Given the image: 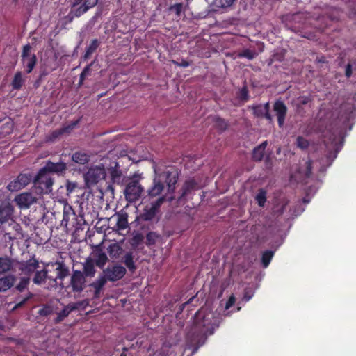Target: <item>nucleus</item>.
I'll return each instance as SVG.
<instances>
[{
  "instance_id": "3c124183",
  "label": "nucleus",
  "mask_w": 356,
  "mask_h": 356,
  "mask_svg": "<svg viewBox=\"0 0 356 356\" xmlns=\"http://www.w3.org/2000/svg\"><path fill=\"white\" fill-rule=\"evenodd\" d=\"M312 101V99L310 96H300L298 99V106H305Z\"/></svg>"
},
{
  "instance_id": "603ef678",
  "label": "nucleus",
  "mask_w": 356,
  "mask_h": 356,
  "mask_svg": "<svg viewBox=\"0 0 356 356\" xmlns=\"http://www.w3.org/2000/svg\"><path fill=\"white\" fill-rule=\"evenodd\" d=\"M173 63L179 67H187L190 65V63L188 60L182 59L180 62L173 60Z\"/></svg>"
},
{
  "instance_id": "f03ea898",
  "label": "nucleus",
  "mask_w": 356,
  "mask_h": 356,
  "mask_svg": "<svg viewBox=\"0 0 356 356\" xmlns=\"http://www.w3.org/2000/svg\"><path fill=\"white\" fill-rule=\"evenodd\" d=\"M67 170V164L65 162H52L47 161L45 165L42 168L35 176L33 184L36 191L40 193H48L51 192L54 179L50 173L58 175H63Z\"/></svg>"
},
{
  "instance_id": "9d476101",
  "label": "nucleus",
  "mask_w": 356,
  "mask_h": 356,
  "mask_svg": "<svg viewBox=\"0 0 356 356\" xmlns=\"http://www.w3.org/2000/svg\"><path fill=\"white\" fill-rule=\"evenodd\" d=\"M62 223L66 226L71 225L78 229L85 223V220L83 216H77L72 207H69L68 209L64 208Z\"/></svg>"
},
{
  "instance_id": "49530a36",
  "label": "nucleus",
  "mask_w": 356,
  "mask_h": 356,
  "mask_svg": "<svg viewBox=\"0 0 356 356\" xmlns=\"http://www.w3.org/2000/svg\"><path fill=\"white\" fill-rule=\"evenodd\" d=\"M92 65V63L86 65L83 68V71L80 74L79 86H81L83 83V81H84L86 77L90 74Z\"/></svg>"
},
{
  "instance_id": "dca6fc26",
  "label": "nucleus",
  "mask_w": 356,
  "mask_h": 356,
  "mask_svg": "<svg viewBox=\"0 0 356 356\" xmlns=\"http://www.w3.org/2000/svg\"><path fill=\"white\" fill-rule=\"evenodd\" d=\"M273 110L277 118L279 127L281 128L284 124L287 113V107L281 100H277L273 104Z\"/></svg>"
},
{
  "instance_id": "79ce46f5",
  "label": "nucleus",
  "mask_w": 356,
  "mask_h": 356,
  "mask_svg": "<svg viewBox=\"0 0 356 356\" xmlns=\"http://www.w3.org/2000/svg\"><path fill=\"white\" fill-rule=\"evenodd\" d=\"M238 98L243 102H245L249 99V92L246 85H244L238 91Z\"/></svg>"
},
{
  "instance_id": "473e14b6",
  "label": "nucleus",
  "mask_w": 356,
  "mask_h": 356,
  "mask_svg": "<svg viewBox=\"0 0 356 356\" xmlns=\"http://www.w3.org/2000/svg\"><path fill=\"white\" fill-rule=\"evenodd\" d=\"M24 82V79L22 78V72H17L13 77L11 82V86L14 90H19L22 87Z\"/></svg>"
},
{
  "instance_id": "393cba45",
  "label": "nucleus",
  "mask_w": 356,
  "mask_h": 356,
  "mask_svg": "<svg viewBox=\"0 0 356 356\" xmlns=\"http://www.w3.org/2000/svg\"><path fill=\"white\" fill-rule=\"evenodd\" d=\"M56 265L57 267L56 270L57 271V275L56 278H53L52 280L54 282H56L57 279L63 280L70 274L69 268L64 264V262H57Z\"/></svg>"
},
{
  "instance_id": "0eeeda50",
  "label": "nucleus",
  "mask_w": 356,
  "mask_h": 356,
  "mask_svg": "<svg viewBox=\"0 0 356 356\" xmlns=\"http://www.w3.org/2000/svg\"><path fill=\"white\" fill-rule=\"evenodd\" d=\"M106 175V170L103 165L92 167L84 176L86 184L88 187L95 186L99 181L105 179Z\"/></svg>"
},
{
  "instance_id": "e2e57ef3",
  "label": "nucleus",
  "mask_w": 356,
  "mask_h": 356,
  "mask_svg": "<svg viewBox=\"0 0 356 356\" xmlns=\"http://www.w3.org/2000/svg\"><path fill=\"white\" fill-rule=\"evenodd\" d=\"M252 298V295L248 294V293L246 291L244 295V299H245L246 301H248Z\"/></svg>"
},
{
  "instance_id": "864d4df0",
  "label": "nucleus",
  "mask_w": 356,
  "mask_h": 356,
  "mask_svg": "<svg viewBox=\"0 0 356 356\" xmlns=\"http://www.w3.org/2000/svg\"><path fill=\"white\" fill-rule=\"evenodd\" d=\"M353 74V67L350 63H348L345 69V75L347 78H350Z\"/></svg>"
},
{
  "instance_id": "4c0bfd02",
  "label": "nucleus",
  "mask_w": 356,
  "mask_h": 356,
  "mask_svg": "<svg viewBox=\"0 0 356 356\" xmlns=\"http://www.w3.org/2000/svg\"><path fill=\"white\" fill-rule=\"evenodd\" d=\"M30 284L29 277H23L20 278L19 282L16 285L15 289L19 292H23Z\"/></svg>"
},
{
  "instance_id": "bf43d9fd",
  "label": "nucleus",
  "mask_w": 356,
  "mask_h": 356,
  "mask_svg": "<svg viewBox=\"0 0 356 356\" xmlns=\"http://www.w3.org/2000/svg\"><path fill=\"white\" fill-rule=\"evenodd\" d=\"M312 172V162L309 161L307 163V173H311Z\"/></svg>"
},
{
  "instance_id": "c03bdc74",
  "label": "nucleus",
  "mask_w": 356,
  "mask_h": 356,
  "mask_svg": "<svg viewBox=\"0 0 356 356\" xmlns=\"http://www.w3.org/2000/svg\"><path fill=\"white\" fill-rule=\"evenodd\" d=\"M159 237V234H157L154 232H149L146 235V245H152L156 243L157 238Z\"/></svg>"
},
{
  "instance_id": "c756f323",
  "label": "nucleus",
  "mask_w": 356,
  "mask_h": 356,
  "mask_svg": "<svg viewBox=\"0 0 356 356\" xmlns=\"http://www.w3.org/2000/svg\"><path fill=\"white\" fill-rule=\"evenodd\" d=\"M13 261L8 257H0V274H4L13 269Z\"/></svg>"
},
{
  "instance_id": "6e6552de",
  "label": "nucleus",
  "mask_w": 356,
  "mask_h": 356,
  "mask_svg": "<svg viewBox=\"0 0 356 356\" xmlns=\"http://www.w3.org/2000/svg\"><path fill=\"white\" fill-rule=\"evenodd\" d=\"M126 268L120 265H108L105 269L103 270L102 275L105 277L107 281L116 282L126 275Z\"/></svg>"
},
{
  "instance_id": "052dcab7",
  "label": "nucleus",
  "mask_w": 356,
  "mask_h": 356,
  "mask_svg": "<svg viewBox=\"0 0 356 356\" xmlns=\"http://www.w3.org/2000/svg\"><path fill=\"white\" fill-rule=\"evenodd\" d=\"M263 106V108L264 110L267 112V111H270V103L268 102H266L264 105H262Z\"/></svg>"
},
{
  "instance_id": "c85d7f7f",
  "label": "nucleus",
  "mask_w": 356,
  "mask_h": 356,
  "mask_svg": "<svg viewBox=\"0 0 356 356\" xmlns=\"http://www.w3.org/2000/svg\"><path fill=\"white\" fill-rule=\"evenodd\" d=\"M107 252L112 259H118L123 252L122 248L118 243H111L107 248Z\"/></svg>"
},
{
  "instance_id": "0e129e2a",
  "label": "nucleus",
  "mask_w": 356,
  "mask_h": 356,
  "mask_svg": "<svg viewBox=\"0 0 356 356\" xmlns=\"http://www.w3.org/2000/svg\"><path fill=\"white\" fill-rule=\"evenodd\" d=\"M325 57L322 56L321 58H318V61L320 62V63H324L325 62Z\"/></svg>"
},
{
  "instance_id": "cd10ccee",
  "label": "nucleus",
  "mask_w": 356,
  "mask_h": 356,
  "mask_svg": "<svg viewBox=\"0 0 356 356\" xmlns=\"http://www.w3.org/2000/svg\"><path fill=\"white\" fill-rule=\"evenodd\" d=\"M211 120L215 128L220 132L225 131L229 127L228 122L225 119L222 118L218 115L212 116Z\"/></svg>"
},
{
  "instance_id": "4be33fe9",
  "label": "nucleus",
  "mask_w": 356,
  "mask_h": 356,
  "mask_svg": "<svg viewBox=\"0 0 356 356\" xmlns=\"http://www.w3.org/2000/svg\"><path fill=\"white\" fill-rule=\"evenodd\" d=\"M106 282L107 280L102 275H101L98 279L90 284V286L94 289V297L95 298H99L100 297L101 291Z\"/></svg>"
},
{
  "instance_id": "5fc2aeb1",
  "label": "nucleus",
  "mask_w": 356,
  "mask_h": 356,
  "mask_svg": "<svg viewBox=\"0 0 356 356\" xmlns=\"http://www.w3.org/2000/svg\"><path fill=\"white\" fill-rule=\"evenodd\" d=\"M235 301H236V298H235L234 296V295L230 296L227 302H226L225 308L226 309L230 308L235 303Z\"/></svg>"
},
{
  "instance_id": "72a5a7b5",
  "label": "nucleus",
  "mask_w": 356,
  "mask_h": 356,
  "mask_svg": "<svg viewBox=\"0 0 356 356\" xmlns=\"http://www.w3.org/2000/svg\"><path fill=\"white\" fill-rule=\"evenodd\" d=\"M108 261V257L106 253L100 252H97L95 254V264L97 266L100 268H102L106 262Z\"/></svg>"
},
{
  "instance_id": "20e7f679",
  "label": "nucleus",
  "mask_w": 356,
  "mask_h": 356,
  "mask_svg": "<svg viewBox=\"0 0 356 356\" xmlns=\"http://www.w3.org/2000/svg\"><path fill=\"white\" fill-rule=\"evenodd\" d=\"M141 177L134 175L132 178L127 180L124 190V195L126 200L129 203H134L139 200L144 192V188L140 183Z\"/></svg>"
},
{
  "instance_id": "39448f33",
  "label": "nucleus",
  "mask_w": 356,
  "mask_h": 356,
  "mask_svg": "<svg viewBox=\"0 0 356 356\" xmlns=\"http://www.w3.org/2000/svg\"><path fill=\"white\" fill-rule=\"evenodd\" d=\"M31 46L29 43L25 44L22 47L21 54V62L25 67L27 74L31 73L35 67L37 63V57L34 53H31Z\"/></svg>"
},
{
  "instance_id": "5701e85b",
  "label": "nucleus",
  "mask_w": 356,
  "mask_h": 356,
  "mask_svg": "<svg viewBox=\"0 0 356 356\" xmlns=\"http://www.w3.org/2000/svg\"><path fill=\"white\" fill-rule=\"evenodd\" d=\"M83 273L85 277H93L95 275L96 270L95 268V263L90 258H88L83 264Z\"/></svg>"
},
{
  "instance_id": "423d86ee",
  "label": "nucleus",
  "mask_w": 356,
  "mask_h": 356,
  "mask_svg": "<svg viewBox=\"0 0 356 356\" xmlns=\"http://www.w3.org/2000/svg\"><path fill=\"white\" fill-rule=\"evenodd\" d=\"M99 0H74L70 14L79 17L90 9L94 8Z\"/></svg>"
},
{
  "instance_id": "ea45409f",
  "label": "nucleus",
  "mask_w": 356,
  "mask_h": 356,
  "mask_svg": "<svg viewBox=\"0 0 356 356\" xmlns=\"http://www.w3.org/2000/svg\"><path fill=\"white\" fill-rule=\"evenodd\" d=\"M168 10L170 12H174L176 17L179 18L181 17V13L184 11V4L183 3H177L171 5L168 8Z\"/></svg>"
},
{
  "instance_id": "f3484780",
  "label": "nucleus",
  "mask_w": 356,
  "mask_h": 356,
  "mask_svg": "<svg viewBox=\"0 0 356 356\" xmlns=\"http://www.w3.org/2000/svg\"><path fill=\"white\" fill-rule=\"evenodd\" d=\"M79 120L72 122L70 124L64 126L60 129L53 131L48 136V140L54 141L64 134H69L78 124Z\"/></svg>"
},
{
  "instance_id": "7ed1b4c3",
  "label": "nucleus",
  "mask_w": 356,
  "mask_h": 356,
  "mask_svg": "<svg viewBox=\"0 0 356 356\" xmlns=\"http://www.w3.org/2000/svg\"><path fill=\"white\" fill-rule=\"evenodd\" d=\"M179 175L177 171H165L159 174L153 179L152 184L147 191L145 198H147L148 201H152L160 197H163L165 202L167 200V196L163 193L165 186L162 180L164 179L167 185L168 193L172 194L175 191Z\"/></svg>"
},
{
  "instance_id": "58836bf2",
  "label": "nucleus",
  "mask_w": 356,
  "mask_h": 356,
  "mask_svg": "<svg viewBox=\"0 0 356 356\" xmlns=\"http://www.w3.org/2000/svg\"><path fill=\"white\" fill-rule=\"evenodd\" d=\"M257 56V54L255 51H252L249 49H243L237 55L238 58H246L250 60H253Z\"/></svg>"
},
{
  "instance_id": "2f4dec72",
  "label": "nucleus",
  "mask_w": 356,
  "mask_h": 356,
  "mask_svg": "<svg viewBox=\"0 0 356 356\" xmlns=\"http://www.w3.org/2000/svg\"><path fill=\"white\" fill-rule=\"evenodd\" d=\"M90 156L85 152H76L72 154V160L79 164L84 165L89 161Z\"/></svg>"
},
{
  "instance_id": "f257e3e1",
  "label": "nucleus",
  "mask_w": 356,
  "mask_h": 356,
  "mask_svg": "<svg viewBox=\"0 0 356 356\" xmlns=\"http://www.w3.org/2000/svg\"><path fill=\"white\" fill-rule=\"evenodd\" d=\"M218 322L214 313L207 308H201L195 313L193 325L186 337L188 344L193 348L192 354L196 353L208 337L214 333Z\"/></svg>"
},
{
  "instance_id": "aec40b11",
  "label": "nucleus",
  "mask_w": 356,
  "mask_h": 356,
  "mask_svg": "<svg viewBox=\"0 0 356 356\" xmlns=\"http://www.w3.org/2000/svg\"><path fill=\"white\" fill-rule=\"evenodd\" d=\"M267 145L268 141L265 140L253 149L252 153V159L254 161L259 162L262 161Z\"/></svg>"
},
{
  "instance_id": "bb28decb",
  "label": "nucleus",
  "mask_w": 356,
  "mask_h": 356,
  "mask_svg": "<svg viewBox=\"0 0 356 356\" xmlns=\"http://www.w3.org/2000/svg\"><path fill=\"white\" fill-rule=\"evenodd\" d=\"M122 261L131 273H134L136 271L137 267L134 261V255L132 252H127L123 256Z\"/></svg>"
},
{
  "instance_id": "412c9836",
  "label": "nucleus",
  "mask_w": 356,
  "mask_h": 356,
  "mask_svg": "<svg viewBox=\"0 0 356 356\" xmlns=\"http://www.w3.org/2000/svg\"><path fill=\"white\" fill-rule=\"evenodd\" d=\"M16 277L9 275L0 278V292H5L10 289L15 284Z\"/></svg>"
},
{
  "instance_id": "f704fd0d",
  "label": "nucleus",
  "mask_w": 356,
  "mask_h": 356,
  "mask_svg": "<svg viewBox=\"0 0 356 356\" xmlns=\"http://www.w3.org/2000/svg\"><path fill=\"white\" fill-rule=\"evenodd\" d=\"M13 124L11 122L3 124L0 127V138H4L13 132Z\"/></svg>"
},
{
  "instance_id": "4d7b16f0",
  "label": "nucleus",
  "mask_w": 356,
  "mask_h": 356,
  "mask_svg": "<svg viewBox=\"0 0 356 356\" xmlns=\"http://www.w3.org/2000/svg\"><path fill=\"white\" fill-rule=\"evenodd\" d=\"M143 239V236L141 234H138L134 237V241L136 244H139Z\"/></svg>"
},
{
  "instance_id": "4468645a",
  "label": "nucleus",
  "mask_w": 356,
  "mask_h": 356,
  "mask_svg": "<svg viewBox=\"0 0 356 356\" xmlns=\"http://www.w3.org/2000/svg\"><path fill=\"white\" fill-rule=\"evenodd\" d=\"M39 268V261L33 256L32 258L27 261H22L19 269L25 275L26 277L30 276Z\"/></svg>"
},
{
  "instance_id": "338daca9",
  "label": "nucleus",
  "mask_w": 356,
  "mask_h": 356,
  "mask_svg": "<svg viewBox=\"0 0 356 356\" xmlns=\"http://www.w3.org/2000/svg\"><path fill=\"white\" fill-rule=\"evenodd\" d=\"M108 188H111L112 191H113V187H112V186H111V185H109V186H108Z\"/></svg>"
},
{
  "instance_id": "b1692460",
  "label": "nucleus",
  "mask_w": 356,
  "mask_h": 356,
  "mask_svg": "<svg viewBox=\"0 0 356 356\" xmlns=\"http://www.w3.org/2000/svg\"><path fill=\"white\" fill-rule=\"evenodd\" d=\"M116 229L118 230L125 229L129 225L127 213L121 211L120 212L116 213Z\"/></svg>"
},
{
  "instance_id": "de8ad7c7",
  "label": "nucleus",
  "mask_w": 356,
  "mask_h": 356,
  "mask_svg": "<svg viewBox=\"0 0 356 356\" xmlns=\"http://www.w3.org/2000/svg\"><path fill=\"white\" fill-rule=\"evenodd\" d=\"M309 141L302 136H298L296 138V145L301 149H306L309 147Z\"/></svg>"
},
{
  "instance_id": "6e6d98bb",
  "label": "nucleus",
  "mask_w": 356,
  "mask_h": 356,
  "mask_svg": "<svg viewBox=\"0 0 356 356\" xmlns=\"http://www.w3.org/2000/svg\"><path fill=\"white\" fill-rule=\"evenodd\" d=\"M76 187L75 184L67 182L66 188L68 193H72L74 188Z\"/></svg>"
},
{
  "instance_id": "680f3d73",
  "label": "nucleus",
  "mask_w": 356,
  "mask_h": 356,
  "mask_svg": "<svg viewBox=\"0 0 356 356\" xmlns=\"http://www.w3.org/2000/svg\"><path fill=\"white\" fill-rule=\"evenodd\" d=\"M128 351V348L124 347L122 348V353L120 356H127V352Z\"/></svg>"
},
{
  "instance_id": "774afa93",
  "label": "nucleus",
  "mask_w": 356,
  "mask_h": 356,
  "mask_svg": "<svg viewBox=\"0 0 356 356\" xmlns=\"http://www.w3.org/2000/svg\"><path fill=\"white\" fill-rule=\"evenodd\" d=\"M303 201H304V202H305V203H307V202H308V201H307V200H305V199H304V200H303Z\"/></svg>"
},
{
  "instance_id": "13d9d810",
  "label": "nucleus",
  "mask_w": 356,
  "mask_h": 356,
  "mask_svg": "<svg viewBox=\"0 0 356 356\" xmlns=\"http://www.w3.org/2000/svg\"><path fill=\"white\" fill-rule=\"evenodd\" d=\"M263 118H265L267 120L271 122L273 120L272 115L270 113V111H267L265 113V115Z\"/></svg>"
},
{
  "instance_id": "e433bc0d",
  "label": "nucleus",
  "mask_w": 356,
  "mask_h": 356,
  "mask_svg": "<svg viewBox=\"0 0 356 356\" xmlns=\"http://www.w3.org/2000/svg\"><path fill=\"white\" fill-rule=\"evenodd\" d=\"M33 296H34V294L33 293L29 291L24 298H21V297H19V296L17 297L16 299L17 302L13 307V309H16L17 308L22 307L27 302L28 300L31 299Z\"/></svg>"
},
{
  "instance_id": "ddd939ff",
  "label": "nucleus",
  "mask_w": 356,
  "mask_h": 356,
  "mask_svg": "<svg viewBox=\"0 0 356 356\" xmlns=\"http://www.w3.org/2000/svg\"><path fill=\"white\" fill-rule=\"evenodd\" d=\"M37 200V196L31 192H25L17 195L14 200L19 209H24L29 208Z\"/></svg>"
},
{
  "instance_id": "a18cd8bd",
  "label": "nucleus",
  "mask_w": 356,
  "mask_h": 356,
  "mask_svg": "<svg viewBox=\"0 0 356 356\" xmlns=\"http://www.w3.org/2000/svg\"><path fill=\"white\" fill-rule=\"evenodd\" d=\"M72 309H69L68 307H65L57 315L55 322L58 323L64 320L70 313Z\"/></svg>"
},
{
  "instance_id": "a211bd4d",
  "label": "nucleus",
  "mask_w": 356,
  "mask_h": 356,
  "mask_svg": "<svg viewBox=\"0 0 356 356\" xmlns=\"http://www.w3.org/2000/svg\"><path fill=\"white\" fill-rule=\"evenodd\" d=\"M13 212V208L10 203L2 202L0 204V222L4 223L10 218Z\"/></svg>"
},
{
  "instance_id": "c9c22d12",
  "label": "nucleus",
  "mask_w": 356,
  "mask_h": 356,
  "mask_svg": "<svg viewBox=\"0 0 356 356\" xmlns=\"http://www.w3.org/2000/svg\"><path fill=\"white\" fill-rule=\"evenodd\" d=\"M274 256V251L266 250L262 253L261 264L264 268H267Z\"/></svg>"
},
{
  "instance_id": "a878e982",
  "label": "nucleus",
  "mask_w": 356,
  "mask_h": 356,
  "mask_svg": "<svg viewBox=\"0 0 356 356\" xmlns=\"http://www.w3.org/2000/svg\"><path fill=\"white\" fill-rule=\"evenodd\" d=\"M47 279L50 280H53L51 277L48 276V270L44 268L35 272L33 282L35 284L41 285L42 283L45 282Z\"/></svg>"
},
{
  "instance_id": "2eb2a0df",
  "label": "nucleus",
  "mask_w": 356,
  "mask_h": 356,
  "mask_svg": "<svg viewBox=\"0 0 356 356\" xmlns=\"http://www.w3.org/2000/svg\"><path fill=\"white\" fill-rule=\"evenodd\" d=\"M111 181L113 184L118 186H123L126 181V177L122 175V170L120 169V165L115 163V166L111 167L108 169Z\"/></svg>"
},
{
  "instance_id": "37998d69",
  "label": "nucleus",
  "mask_w": 356,
  "mask_h": 356,
  "mask_svg": "<svg viewBox=\"0 0 356 356\" xmlns=\"http://www.w3.org/2000/svg\"><path fill=\"white\" fill-rule=\"evenodd\" d=\"M255 199L259 207H264L266 202V191L261 189L257 194Z\"/></svg>"
},
{
  "instance_id": "7c9ffc66",
  "label": "nucleus",
  "mask_w": 356,
  "mask_h": 356,
  "mask_svg": "<svg viewBox=\"0 0 356 356\" xmlns=\"http://www.w3.org/2000/svg\"><path fill=\"white\" fill-rule=\"evenodd\" d=\"M100 45V42L98 39H93L91 40L90 44L86 48L85 54L83 55V60L86 61L91 55L97 49Z\"/></svg>"
},
{
  "instance_id": "9b49d317",
  "label": "nucleus",
  "mask_w": 356,
  "mask_h": 356,
  "mask_svg": "<svg viewBox=\"0 0 356 356\" xmlns=\"http://www.w3.org/2000/svg\"><path fill=\"white\" fill-rule=\"evenodd\" d=\"M68 287H70L74 293H80L83 291L86 287V277L81 271L73 270Z\"/></svg>"
},
{
  "instance_id": "8fccbe9b",
  "label": "nucleus",
  "mask_w": 356,
  "mask_h": 356,
  "mask_svg": "<svg viewBox=\"0 0 356 356\" xmlns=\"http://www.w3.org/2000/svg\"><path fill=\"white\" fill-rule=\"evenodd\" d=\"M53 312V309L51 306L45 305L38 311V314L41 316H48Z\"/></svg>"
},
{
  "instance_id": "69168bd1",
  "label": "nucleus",
  "mask_w": 356,
  "mask_h": 356,
  "mask_svg": "<svg viewBox=\"0 0 356 356\" xmlns=\"http://www.w3.org/2000/svg\"><path fill=\"white\" fill-rule=\"evenodd\" d=\"M186 303H187V302H186V303H184V304L181 305V306L180 307V310H181V312L183 310V309H184V306H185V305H186Z\"/></svg>"
},
{
  "instance_id": "a19ab883",
  "label": "nucleus",
  "mask_w": 356,
  "mask_h": 356,
  "mask_svg": "<svg viewBox=\"0 0 356 356\" xmlns=\"http://www.w3.org/2000/svg\"><path fill=\"white\" fill-rule=\"evenodd\" d=\"M236 0H214V5L219 8L231 7Z\"/></svg>"
},
{
  "instance_id": "1a4fd4ad",
  "label": "nucleus",
  "mask_w": 356,
  "mask_h": 356,
  "mask_svg": "<svg viewBox=\"0 0 356 356\" xmlns=\"http://www.w3.org/2000/svg\"><path fill=\"white\" fill-rule=\"evenodd\" d=\"M164 203L163 197L156 199L155 200L149 201L141 214L142 220L145 221L152 220L159 213L160 207Z\"/></svg>"
},
{
  "instance_id": "f8f14e48",
  "label": "nucleus",
  "mask_w": 356,
  "mask_h": 356,
  "mask_svg": "<svg viewBox=\"0 0 356 356\" xmlns=\"http://www.w3.org/2000/svg\"><path fill=\"white\" fill-rule=\"evenodd\" d=\"M31 180L32 176L30 174L20 173L8 184L7 189L11 192L17 191L26 186Z\"/></svg>"
},
{
  "instance_id": "6ab92c4d",
  "label": "nucleus",
  "mask_w": 356,
  "mask_h": 356,
  "mask_svg": "<svg viewBox=\"0 0 356 356\" xmlns=\"http://www.w3.org/2000/svg\"><path fill=\"white\" fill-rule=\"evenodd\" d=\"M197 188V183L195 179H191L186 180L184 182V184L181 189V195L179 197L178 200H181V199L186 197L193 191H195Z\"/></svg>"
},
{
  "instance_id": "09e8293b",
  "label": "nucleus",
  "mask_w": 356,
  "mask_h": 356,
  "mask_svg": "<svg viewBox=\"0 0 356 356\" xmlns=\"http://www.w3.org/2000/svg\"><path fill=\"white\" fill-rule=\"evenodd\" d=\"M253 115L257 118H263L266 111L263 108L261 104H258L252 106Z\"/></svg>"
}]
</instances>
